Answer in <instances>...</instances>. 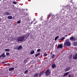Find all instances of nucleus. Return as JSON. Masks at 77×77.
<instances>
[{
    "label": "nucleus",
    "instance_id": "1",
    "mask_svg": "<svg viewBox=\"0 0 77 77\" xmlns=\"http://www.w3.org/2000/svg\"><path fill=\"white\" fill-rule=\"evenodd\" d=\"M27 36V34H25L21 36L18 37H17V41H26L27 39V38H28V36Z\"/></svg>",
    "mask_w": 77,
    "mask_h": 77
},
{
    "label": "nucleus",
    "instance_id": "2",
    "mask_svg": "<svg viewBox=\"0 0 77 77\" xmlns=\"http://www.w3.org/2000/svg\"><path fill=\"white\" fill-rule=\"evenodd\" d=\"M64 43L66 47H68V46H70V45H71V42H69V39H67L64 42Z\"/></svg>",
    "mask_w": 77,
    "mask_h": 77
},
{
    "label": "nucleus",
    "instance_id": "3",
    "mask_svg": "<svg viewBox=\"0 0 77 77\" xmlns=\"http://www.w3.org/2000/svg\"><path fill=\"white\" fill-rule=\"evenodd\" d=\"M45 75L46 77H47L48 75H50L51 73L50 71V69H47L46 71L45 72Z\"/></svg>",
    "mask_w": 77,
    "mask_h": 77
},
{
    "label": "nucleus",
    "instance_id": "4",
    "mask_svg": "<svg viewBox=\"0 0 77 77\" xmlns=\"http://www.w3.org/2000/svg\"><path fill=\"white\" fill-rule=\"evenodd\" d=\"M23 48V47L21 45H20L19 46H17L15 48V50H20L21 48Z\"/></svg>",
    "mask_w": 77,
    "mask_h": 77
},
{
    "label": "nucleus",
    "instance_id": "5",
    "mask_svg": "<svg viewBox=\"0 0 77 77\" xmlns=\"http://www.w3.org/2000/svg\"><path fill=\"white\" fill-rule=\"evenodd\" d=\"M69 39L70 41H76V38L73 37H70L69 38Z\"/></svg>",
    "mask_w": 77,
    "mask_h": 77
},
{
    "label": "nucleus",
    "instance_id": "6",
    "mask_svg": "<svg viewBox=\"0 0 77 77\" xmlns=\"http://www.w3.org/2000/svg\"><path fill=\"white\" fill-rule=\"evenodd\" d=\"M63 47V45L61 44H60L57 46V49L58 50L59 48H62Z\"/></svg>",
    "mask_w": 77,
    "mask_h": 77
},
{
    "label": "nucleus",
    "instance_id": "7",
    "mask_svg": "<svg viewBox=\"0 0 77 77\" xmlns=\"http://www.w3.org/2000/svg\"><path fill=\"white\" fill-rule=\"evenodd\" d=\"M71 69V67H67L65 69V72H66V71H69V69Z\"/></svg>",
    "mask_w": 77,
    "mask_h": 77
},
{
    "label": "nucleus",
    "instance_id": "8",
    "mask_svg": "<svg viewBox=\"0 0 77 77\" xmlns=\"http://www.w3.org/2000/svg\"><path fill=\"white\" fill-rule=\"evenodd\" d=\"M66 6L67 8V9H69V11H71V9H72V8H71L70 7V5L69 4L67 5Z\"/></svg>",
    "mask_w": 77,
    "mask_h": 77
},
{
    "label": "nucleus",
    "instance_id": "9",
    "mask_svg": "<svg viewBox=\"0 0 77 77\" xmlns=\"http://www.w3.org/2000/svg\"><path fill=\"white\" fill-rule=\"evenodd\" d=\"M4 15H10L11 13L6 11L4 13Z\"/></svg>",
    "mask_w": 77,
    "mask_h": 77
},
{
    "label": "nucleus",
    "instance_id": "10",
    "mask_svg": "<svg viewBox=\"0 0 77 77\" xmlns=\"http://www.w3.org/2000/svg\"><path fill=\"white\" fill-rule=\"evenodd\" d=\"M73 59L76 60L77 59V54H76L74 56H73Z\"/></svg>",
    "mask_w": 77,
    "mask_h": 77
},
{
    "label": "nucleus",
    "instance_id": "11",
    "mask_svg": "<svg viewBox=\"0 0 77 77\" xmlns=\"http://www.w3.org/2000/svg\"><path fill=\"white\" fill-rule=\"evenodd\" d=\"M51 67L52 68H56V66L55 64V63H53L52 65L51 66Z\"/></svg>",
    "mask_w": 77,
    "mask_h": 77
},
{
    "label": "nucleus",
    "instance_id": "12",
    "mask_svg": "<svg viewBox=\"0 0 77 77\" xmlns=\"http://www.w3.org/2000/svg\"><path fill=\"white\" fill-rule=\"evenodd\" d=\"M44 73V71H42V72H41L40 73L39 75V77H41L42 75Z\"/></svg>",
    "mask_w": 77,
    "mask_h": 77
},
{
    "label": "nucleus",
    "instance_id": "13",
    "mask_svg": "<svg viewBox=\"0 0 77 77\" xmlns=\"http://www.w3.org/2000/svg\"><path fill=\"white\" fill-rule=\"evenodd\" d=\"M38 73H35L34 75L33 76L34 77H37V76H38Z\"/></svg>",
    "mask_w": 77,
    "mask_h": 77
},
{
    "label": "nucleus",
    "instance_id": "14",
    "mask_svg": "<svg viewBox=\"0 0 77 77\" xmlns=\"http://www.w3.org/2000/svg\"><path fill=\"white\" fill-rule=\"evenodd\" d=\"M14 70V67H12L10 68L9 69V71H12V70Z\"/></svg>",
    "mask_w": 77,
    "mask_h": 77
},
{
    "label": "nucleus",
    "instance_id": "15",
    "mask_svg": "<svg viewBox=\"0 0 77 77\" xmlns=\"http://www.w3.org/2000/svg\"><path fill=\"white\" fill-rule=\"evenodd\" d=\"M68 74H69V72H66L63 75V76H66V75H68Z\"/></svg>",
    "mask_w": 77,
    "mask_h": 77
},
{
    "label": "nucleus",
    "instance_id": "16",
    "mask_svg": "<svg viewBox=\"0 0 77 77\" xmlns=\"http://www.w3.org/2000/svg\"><path fill=\"white\" fill-rule=\"evenodd\" d=\"M55 57V55H54V54H53L52 55H51V59H54Z\"/></svg>",
    "mask_w": 77,
    "mask_h": 77
},
{
    "label": "nucleus",
    "instance_id": "17",
    "mask_svg": "<svg viewBox=\"0 0 77 77\" xmlns=\"http://www.w3.org/2000/svg\"><path fill=\"white\" fill-rule=\"evenodd\" d=\"M5 53L2 54L1 56L2 57H6V55H5Z\"/></svg>",
    "mask_w": 77,
    "mask_h": 77
},
{
    "label": "nucleus",
    "instance_id": "18",
    "mask_svg": "<svg viewBox=\"0 0 77 77\" xmlns=\"http://www.w3.org/2000/svg\"><path fill=\"white\" fill-rule=\"evenodd\" d=\"M8 19L12 20V16H8Z\"/></svg>",
    "mask_w": 77,
    "mask_h": 77
},
{
    "label": "nucleus",
    "instance_id": "19",
    "mask_svg": "<svg viewBox=\"0 0 77 77\" xmlns=\"http://www.w3.org/2000/svg\"><path fill=\"white\" fill-rule=\"evenodd\" d=\"M35 53V51H34V50H32L31 51L30 53V54H33L34 53Z\"/></svg>",
    "mask_w": 77,
    "mask_h": 77
},
{
    "label": "nucleus",
    "instance_id": "20",
    "mask_svg": "<svg viewBox=\"0 0 77 77\" xmlns=\"http://www.w3.org/2000/svg\"><path fill=\"white\" fill-rule=\"evenodd\" d=\"M73 45H74V46H77V42H74L73 43Z\"/></svg>",
    "mask_w": 77,
    "mask_h": 77
},
{
    "label": "nucleus",
    "instance_id": "21",
    "mask_svg": "<svg viewBox=\"0 0 77 77\" xmlns=\"http://www.w3.org/2000/svg\"><path fill=\"white\" fill-rule=\"evenodd\" d=\"M72 54L70 55L69 56V59H72Z\"/></svg>",
    "mask_w": 77,
    "mask_h": 77
},
{
    "label": "nucleus",
    "instance_id": "22",
    "mask_svg": "<svg viewBox=\"0 0 77 77\" xmlns=\"http://www.w3.org/2000/svg\"><path fill=\"white\" fill-rule=\"evenodd\" d=\"M5 51H6L9 52V51H11V49H6L5 50Z\"/></svg>",
    "mask_w": 77,
    "mask_h": 77
},
{
    "label": "nucleus",
    "instance_id": "23",
    "mask_svg": "<svg viewBox=\"0 0 77 77\" xmlns=\"http://www.w3.org/2000/svg\"><path fill=\"white\" fill-rule=\"evenodd\" d=\"M47 56V54L46 52L45 53L43 54V57H45V56Z\"/></svg>",
    "mask_w": 77,
    "mask_h": 77
},
{
    "label": "nucleus",
    "instance_id": "24",
    "mask_svg": "<svg viewBox=\"0 0 77 77\" xmlns=\"http://www.w3.org/2000/svg\"><path fill=\"white\" fill-rule=\"evenodd\" d=\"M40 54V53H38L37 54H35V57H37V56H39V55Z\"/></svg>",
    "mask_w": 77,
    "mask_h": 77
},
{
    "label": "nucleus",
    "instance_id": "25",
    "mask_svg": "<svg viewBox=\"0 0 77 77\" xmlns=\"http://www.w3.org/2000/svg\"><path fill=\"white\" fill-rule=\"evenodd\" d=\"M59 38V36H57V37H55V41H56L57 38Z\"/></svg>",
    "mask_w": 77,
    "mask_h": 77
},
{
    "label": "nucleus",
    "instance_id": "26",
    "mask_svg": "<svg viewBox=\"0 0 77 77\" xmlns=\"http://www.w3.org/2000/svg\"><path fill=\"white\" fill-rule=\"evenodd\" d=\"M27 72H28V70H26L24 72V74H26Z\"/></svg>",
    "mask_w": 77,
    "mask_h": 77
},
{
    "label": "nucleus",
    "instance_id": "27",
    "mask_svg": "<svg viewBox=\"0 0 77 77\" xmlns=\"http://www.w3.org/2000/svg\"><path fill=\"white\" fill-rule=\"evenodd\" d=\"M65 38L64 37H62L61 39H60V41H63V39H64Z\"/></svg>",
    "mask_w": 77,
    "mask_h": 77
},
{
    "label": "nucleus",
    "instance_id": "28",
    "mask_svg": "<svg viewBox=\"0 0 77 77\" xmlns=\"http://www.w3.org/2000/svg\"><path fill=\"white\" fill-rule=\"evenodd\" d=\"M37 52H39V51H41V49H38L37 51Z\"/></svg>",
    "mask_w": 77,
    "mask_h": 77
},
{
    "label": "nucleus",
    "instance_id": "29",
    "mask_svg": "<svg viewBox=\"0 0 77 77\" xmlns=\"http://www.w3.org/2000/svg\"><path fill=\"white\" fill-rule=\"evenodd\" d=\"M21 23V21L20 20H18L17 22V24H20Z\"/></svg>",
    "mask_w": 77,
    "mask_h": 77
},
{
    "label": "nucleus",
    "instance_id": "30",
    "mask_svg": "<svg viewBox=\"0 0 77 77\" xmlns=\"http://www.w3.org/2000/svg\"><path fill=\"white\" fill-rule=\"evenodd\" d=\"M13 4H14V5H16V4H17V2L16 1H15V2H13Z\"/></svg>",
    "mask_w": 77,
    "mask_h": 77
},
{
    "label": "nucleus",
    "instance_id": "31",
    "mask_svg": "<svg viewBox=\"0 0 77 77\" xmlns=\"http://www.w3.org/2000/svg\"><path fill=\"white\" fill-rule=\"evenodd\" d=\"M9 53H6V56H9Z\"/></svg>",
    "mask_w": 77,
    "mask_h": 77
},
{
    "label": "nucleus",
    "instance_id": "32",
    "mask_svg": "<svg viewBox=\"0 0 77 77\" xmlns=\"http://www.w3.org/2000/svg\"><path fill=\"white\" fill-rule=\"evenodd\" d=\"M48 15V16H49V17H50L51 16L52 14H49Z\"/></svg>",
    "mask_w": 77,
    "mask_h": 77
},
{
    "label": "nucleus",
    "instance_id": "33",
    "mask_svg": "<svg viewBox=\"0 0 77 77\" xmlns=\"http://www.w3.org/2000/svg\"><path fill=\"white\" fill-rule=\"evenodd\" d=\"M2 64H4V63H5V61H3V62H2Z\"/></svg>",
    "mask_w": 77,
    "mask_h": 77
},
{
    "label": "nucleus",
    "instance_id": "34",
    "mask_svg": "<svg viewBox=\"0 0 77 77\" xmlns=\"http://www.w3.org/2000/svg\"><path fill=\"white\" fill-rule=\"evenodd\" d=\"M66 46V45H65V43L64 44L63 47H65Z\"/></svg>",
    "mask_w": 77,
    "mask_h": 77
},
{
    "label": "nucleus",
    "instance_id": "35",
    "mask_svg": "<svg viewBox=\"0 0 77 77\" xmlns=\"http://www.w3.org/2000/svg\"><path fill=\"white\" fill-rule=\"evenodd\" d=\"M49 62L50 63V62H52V60H49Z\"/></svg>",
    "mask_w": 77,
    "mask_h": 77
},
{
    "label": "nucleus",
    "instance_id": "36",
    "mask_svg": "<svg viewBox=\"0 0 77 77\" xmlns=\"http://www.w3.org/2000/svg\"><path fill=\"white\" fill-rule=\"evenodd\" d=\"M26 60H24V61H23V63L25 62H26Z\"/></svg>",
    "mask_w": 77,
    "mask_h": 77
},
{
    "label": "nucleus",
    "instance_id": "37",
    "mask_svg": "<svg viewBox=\"0 0 77 77\" xmlns=\"http://www.w3.org/2000/svg\"><path fill=\"white\" fill-rule=\"evenodd\" d=\"M33 21L32 22L30 23L31 24H33Z\"/></svg>",
    "mask_w": 77,
    "mask_h": 77
},
{
    "label": "nucleus",
    "instance_id": "38",
    "mask_svg": "<svg viewBox=\"0 0 77 77\" xmlns=\"http://www.w3.org/2000/svg\"><path fill=\"white\" fill-rule=\"evenodd\" d=\"M50 54H51V55H52V54H53V52H51V53H50Z\"/></svg>",
    "mask_w": 77,
    "mask_h": 77
},
{
    "label": "nucleus",
    "instance_id": "39",
    "mask_svg": "<svg viewBox=\"0 0 77 77\" xmlns=\"http://www.w3.org/2000/svg\"><path fill=\"white\" fill-rule=\"evenodd\" d=\"M36 22L35 23H33L34 25H35V24H36Z\"/></svg>",
    "mask_w": 77,
    "mask_h": 77
},
{
    "label": "nucleus",
    "instance_id": "40",
    "mask_svg": "<svg viewBox=\"0 0 77 77\" xmlns=\"http://www.w3.org/2000/svg\"><path fill=\"white\" fill-rule=\"evenodd\" d=\"M69 77H71V75H70H70H69Z\"/></svg>",
    "mask_w": 77,
    "mask_h": 77
},
{
    "label": "nucleus",
    "instance_id": "41",
    "mask_svg": "<svg viewBox=\"0 0 77 77\" xmlns=\"http://www.w3.org/2000/svg\"><path fill=\"white\" fill-rule=\"evenodd\" d=\"M2 57V55L0 56V58H1Z\"/></svg>",
    "mask_w": 77,
    "mask_h": 77
},
{
    "label": "nucleus",
    "instance_id": "42",
    "mask_svg": "<svg viewBox=\"0 0 77 77\" xmlns=\"http://www.w3.org/2000/svg\"><path fill=\"white\" fill-rule=\"evenodd\" d=\"M65 36L66 37H67V36H68V35H66Z\"/></svg>",
    "mask_w": 77,
    "mask_h": 77
},
{
    "label": "nucleus",
    "instance_id": "43",
    "mask_svg": "<svg viewBox=\"0 0 77 77\" xmlns=\"http://www.w3.org/2000/svg\"><path fill=\"white\" fill-rule=\"evenodd\" d=\"M7 64L9 65H10V64H9V63H7Z\"/></svg>",
    "mask_w": 77,
    "mask_h": 77
},
{
    "label": "nucleus",
    "instance_id": "44",
    "mask_svg": "<svg viewBox=\"0 0 77 77\" xmlns=\"http://www.w3.org/2000/svg\"><path fill=\"white\" fill-rule=\"evenodd\" d=\"M0 44H2V42H0Z\"/></svg>",
    "mask_w": 77,
    "mask_h": 77
},
{
    "label": "nucleus",
    "instance_id": "45",
    "mask_svg": "<svg viewBox=\"0 0 77 77\" xmlns=\"http://www.w3.org/2000/svg\"><path fill=\"white\" fill-rule=\"evenodd\" d=\"M31 0H29H29H28V1H29V2H30V1Z\"/></svg>",
    "mask_w": 77,
    "mask_h": 77
},
{
    "label": "nucleus",
    "instance_id": "46",
    "mask_svg": "<svg viewBox=\"0 0 77 77\" xmlns=\"http://www.w3.org/2000/svg\"><path fill=\"white\" fill-rule=\"evenodd\" d=\"M4 1H5V0H3Z\"/></svg>",
    "mask_w": 77,
    "mask_h": 77
},
{
    "label": "nucleus",
    "instance_id": "47",
    "mask_svg": "<svg viewBox=\"0 0 77 77\" xmlns=\"http://www.w3.org/2000/svg\"><path fill=\"white\" fill-rule=\"evenodd\" d=\"M28 60V58H27V60Z\"/></svg>",
    "mask_w": 77,
    "mask_h": 77
},
{
    "label": "nucleus",
    "instance_id": "48",
    "mask_svg": "<svg viewBox=\"0 0 77 77\" xmlns=\"http://www.w3.org/2000/svg\"><path fill=\"white\" fill-rule=\"evenodd\" d=\"M5 65H6V64H5Z\"/></svg>",
    "mask_w": 77,
    "mask_h": 77
}]
</instances>
